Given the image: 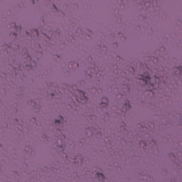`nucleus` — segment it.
<instances>
[{"instance_id":"1","label":"nucleus","mask_w":182,"mask_h":182,"mask_svg":"<svg viewBox=\"0 0 182 182\" xmlns=\"http://www.w3.org/2000/svg\"><path fill=\"white\" fill-rule=\"evenodd\" d=\"M140 80H144V82H145L146 85H149H149H151L152 87H154V86H156V84H153L150 82L151 78H150V75H149V73H144L141 78H140Z\"/></svg>"},{"instance_id":"2","label":"nucleus","mask_w":182,"mask_h":182,"mask_svg":"<svg viewBox=\"0 0 182 182\" xmlns=\"http://www.w3.org/2000/svg\"><path fill=\"white\" fill-rule=\"evenodd\" d=\"M77 93L80 95V97L77 96L76 97V100L78 102V103H80L82 100H86L87 98L85 95V92L83 91H77Z\"/></svg>"},{"instance_id":"3","label":"nucleus","mask_w":182,"mask_h":182,"mask_svg":"<svg viewBox=\"0 0 182 182\" xmlns=\"http://www.w3.org/2000/svg\"><path fill=\"white\" fill-rule=\"evenodd\" d=\"M97 177L99 178V180H105V176H103V173H97Z\"/></svg>"},{"instance_id":"4","label":"nucleus","mask_w":182,"mask_h":182,"mask_svg":"<svg viewBox=\"0 0 182 182\" xmlns=\"http://www.w3.org/2000/svg\"><path fill=\"white\" fill-rule=\"evenodd\" d=\"M62 120H63V117H60V120L55 119V123H60Z\"/></svg>"},{"instance_id":"5","label":"nucleus","mask_w":182,"mask_h":182,"mask_svg":"<svg viewBox=\"0 0 182 182\" xmlns=\"http://www.w3.org/2000/svg\"><path fill=\"white\" fill-rule=\"evenodd\" d=\"M103 100H105V102L103 103H107V98H103Z\"/></svg>"},{"instance_id":"6","label":"nucleus","mask_w":182,"mask_h":182,"mask_svg":"<svg viewBox=\"0 0 182 182\" xmlns=\"http://www.w3.org/2000/svg\"><path fill=\"white\" fill-rule=\"evenodd\" d=\"M155 80H156V81L159 80V78H155Z\"/></svg>"}]
</instances>
